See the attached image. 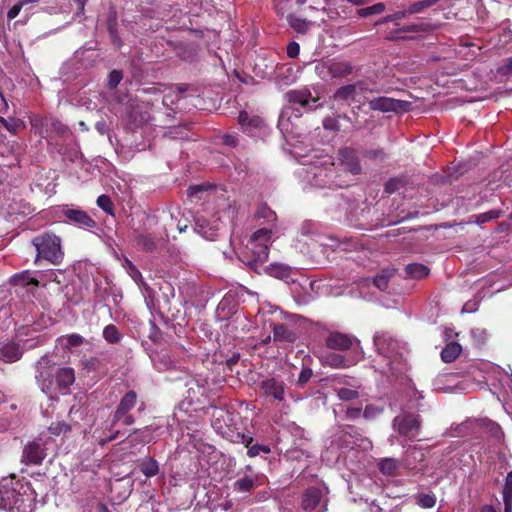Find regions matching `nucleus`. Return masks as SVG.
<instances>
[{
	"label": "nucleus",
	"mask_w": 512,
	"mask_h": 512,
	"mask_svg": "<svg viewBox=\"0 0 512 512\" xmlns=\"http://www.w3.org/2000/svg\"><path fill=\"white\" fill-rule=\"evenodd\" d=\"M0 509L6 512H32L33 497L29 486L14 477L0 481Z\"/></svg>",
	"instance_id": "nucleus-1"
},
{
	"label": "nucleus",
	"mask_w": 512,
	"mask_h": 512,
	"mask_svg": "<svg viewBox=\"0 0 512 512\" xmlns=\"http://www.w3.org/2000/svg\"><path fill=\"white\" fill-rule=\"evenodd\" d=\"M271 237V229H258L250 236L242 252V261L255 272H258L259 267L268 259Z\"/></svg>",
	"instance_id": "nucleus-2"
},
{
	"label": "nucleus",
	"mask_w": 512,
	"mask_h": 512,
	"mask_svg": "<svg viewBox=\"0 0 512 512\" xmlns=\"http://www.w3.org/2000/svg\"><path fill=\"white\" fill-rule=\"evenodd\" d=\"M37 254L35 263L44 260L52 265H60L64 259L61 238L52 232H44L32 239Z\"/></svg>",
	"instance_id": "nucleus-3"
},
{
	"label": "nucleus",
	"mask_w": 512,
	"mask_h": 512,
	"mask_svg": "<svg viewBox=\"0 0 512 512\" xmlns=\"http://www.w3.org/2000/svg\"><path fill=\"white\" fill-rule=\"evenodd\" d=\"M423 419L418 413L403 411L392 420V428L405 442L422 440L420 438Z\"/></svg>",
	"instance_id": "nucleus-4"
},
{
	"label": "nucleus",
	"mask_w": 512,
	"mask_h": 512,
	"mask_svg": "<svg viewBox=\"0 0 512 512\" xmlns=\"http://www.w3.org/2000/svg\"><path fill=\"white\" fill-rule=\"evenodd\" d=\"M317 75L327 80L330 78H344L352 74L353 67L348 61H332L329 63H319L315 66Z\"/></svg>",
	"instance_id": "nucleus-5"
},
{
	"label": "nucleus",
	"mask_w": 512,
	"mask_h": 512,
	"mask_svg": "<svg viewBox=\"0 0 512 512\" xmlns=\"http://www.w3.org/2000/svg\"><path fill=\"white\" fill-rule=\"evenodd\" d=\"M411 103L408 101L398 100L391 97L381 96L368 101V106L373 111H380L383 113L400 111H408Z\"/></svg>",
	"instance_id": "nucleus-6"
},
{
	"label": "nucleus",
	"mask_w": 512,
	"mask_h": 512,
	"mask_svg": "<svg viewBox=\"0 0 512 512\" xmlns=\"http://www.w3.org/2000/svg\"><path fill=\"white\" fill-rule=\"evenodd\" d=\"M47 449L42 439L28 442L23 449L22 462L27 465H40L47 456Z\"/></svg>",
	"instance_id": "nucleus-7"
},
{
	"label": "nucleus",
	"mask_w": 512,
	"mask_h": 512,
	"mask_svg": "<svg viewBox=\"0 0 512 512\" xmlns=\"http://www.w3.org/2000/svg\"><path fill=\"white\" fill-rule=\"evenodd\" d=\"M355 343H359L355 336L339 331H331L325 340L327 348L341 352L350 350Z\"/></svg>",
	"instance_id": "nucleus-8"
},
{
	"label": "nucleus",
	"mask_w": 512,
	"mask_h": 512,
	"mask_svg": "<svg viewBox=\"0 0 512 512\" xmlns=\"http://www.w3.org/2000/svg\"><path fill=\"white\" fill-rule=\"evenodd\" d=\"M285 98L290 104L300 105L306 110H313L318 107L315 104L319 98L313 97L310 90L306 87L289 90L285 93Z\"/></svg>",
	"instance_id": "nucleus-9"
},
{
	"label": "nucleus",
	"mask_w": 512,
	"mask_h": 512,
	"mask_svg": "<svg viewBox=\"0 0 512 512\" xmlns=\"http://www.w3.org/2000/svg\"><path fill=\"white\" fill-rule=\"evenodd\" d=\"M260 393L267 398L282 402L285 400V384L274 377L266 378L259 384Z\"/></svg>",
	"instance_id": "nucleus-10"
},
{
	"label": "nucleus",
	"mask_w": 512,
	"mask_h": 512,
	"mask_svg": "<svg viewBox=\"0 0 512 512\" xmlns=\"http://www.w3.org/2000/svg\"><path fill=\"white\" fill-rule=\"evenodd\" d=\"M338 160L339 164L342 168L353 174L357 175L361 173V165L359 161V157L357 151L352 147H344L338 152Z\"/></svg>",
	"instance_id": "nucleus-11"
},
{
	"label": "nucleus",
	"mask_w": 512,
	"mask_h": 512,
	"mask_svg": "<svg viewBox=\"0 0 512 512\" xmlns=\"http://www.w3.org/2000/svg\"><path fill=\"white\" fill-rule=\"evenodd\" d=\"M360 440H362V435L357 427L353 425L339 426L336 434V442L340 448H352Z\"/></svg>",
	"instance_id": "nucleus-12"
},
{
	"label": "nucleus",
	"mask_w": 512,
	"mask_h": 512,
	"mask_svg": "<svg viewBox=\"0 0 512 512\" xmlns=\"http://www.w3.org/2000/svg\"><path fill=\"white\" fill-rule=\"evenodd\" d=\"M63 215L69 223L79 228L92 229L97 225L96 221L86 211L81 209L65 208L63 209Z\"/></svg>",
	"instance_id": "nucleus-13"
},
{
	"label": "nucleus",
	"mask_w": 512,
	"mask_h": 512,
	"mask_svg": "<svg viewBox=\"0 0 512 512\" xmlns=\"http://www.w3.org/2000/svg\"><path fill=\"white\" fill-rule=\"evenodd\" d=\"M137 403V393L134 390H130L125 393L114 412L111 425L114 426L117 422L121 421L122 416L129 413Z\"/></svg>",
	"instance_id": "nucleus-14"
},
{
	"label": "nucleus",
	"mask_w": 512,
	"mask_h": 512,
	"mask_svg": "<svg viewBox=\"0 0 512 512\" xmlns=\"http://www.w3.org/2000/svg\"><path fill=\"white\" fill-rule=\"evenodd\" d=\"M55 374L51 366L42 367L36 375V381L42 392L50 394L55 390Z\"/></svg>",
	"instance_id": "nucleus-15"
},
{
	"label": "nucleus",
	"mask_w": 512,
	"mask_h": 512,
	"mask_svg": "<svg viewBox=\"0 0 512 512\" xmlns=\"http://www.w3.org/2000/svg\"><path fill=\"white\" fill-rule=\"evenodd\" d=\"M22 356V349L19 343L7 341L0 343V359L7 363L19 360Z\"/></svg>",
	"instance_id": "nucleus-16"
},
{
	"label": "nucleus",
	"mask_w": 512,
	"mask_h": 512,
	"mask_svg": "<svg viewBox=\"0 0 512 512\" xmlns=\"http://www.w3.org/2000/svg\"><path fill=\"white\" fill-rule=\"evenodd\" d=\"M322 499V491L318 487H308L303 493L302 508L307 511H313L320 504Z\"/></svg>",
	"instance_id": "nucleus-17"
},
{
	"label": "nucleus",
	"mask_w": 512,
	"mask_h": 512,
	"mask_svg": "<svg viewBox=\"0 0 512 512\" xmlns=\"http://www.w3.org/2000/svg\"><path fill=\"white\" fill-rule=\"evenodd\" d=\"M75 382V371L71 367H62L55 373V389L67 390Z\"/></svg>",
	"instance_id": "nucleus-18"
},
{
	"label": "nucleus",
	"mask_w": 512,
	"mask_h": 512,
	"mask_svg": "<svg viewBox=\"0 0 512 512\" xmlns=\"http://www.w3.org/2000/svg\"><path fill=\"white\" fill-rule=\"evenodd\" d=\"M476 426L495 440H500L504 435L501 426L488 418L476 420Z\"/></svg>",
	"instance_id": "nucleus-19"
},
{
	"label": "nucleus",
	"mask_w": 512,
	"mask_h": 512,
	"mask_svg": "<svg viewBox=\"0 0 512 512\" xmlns=\"http://www.w3.org/2000/svg\"><path fill=\"white\" fill-rule=\"evenodd\" d=\"M272 332L274 341L293 343L297 339L295 332L283 323L274 324Z\"/></svg>",
	"instance_id": "nucleus-20"
},
{
	"label": "nucleus",
	"mask_w": 512,
	"mask_h": 512,
	"mask_svg": "<svg viewBox=\"0 0 512 512\" xmlns=\"http://www.w3.org/2000/svg\"><path fill=\"white\" fill-rule=\"evenodd\" d=\"M322 364L336 369L348 368L351 365L345 356L337 353H328L323 356Z\"/></svg>",
	"instance_id": "nucleus-21"
},
{
	"label": "nucleus",
	"mask_w": 512,
	"mask_h": 512,
	"mask_svg": "<svg viewBox=\"0 0 512 512\" xmlns=\"http://www.w3.org/2000/svg\"><path fill=\"white\" fill-rule=\"evenodd\" d=\"M462 352V346L455 341H451L445 345L441 351V359L445 363L454 362Z\"/></svg>",
	"instance_id": "nucleus-22"
},
{
	"label": "nucleus",
	"mask_w": 512,
	"mask_h": 512,
	"mask_svg": "<svg viewBox=\"0 0 512 512\" xmlns=\"http://www.w3.org/2000/svg\"><path fill=\"white\" fill-rule=\"evenodd\" d=\"M395 275V269H383L378 275L373 278H368L366 281H371L374 286L379 290L385 291L389 286L390 279Z\"/></svg>",
	"instance_id": "nucleus-23"
},
{
	"label": "nucleus",
	"mask_w": 512,
	"mask_h": 512,
	"mask_svg": "<svg viewBox=\"0 0 512 512\" xmlns=\"http://www.w3.org/2000/svg\"><path fill=\"white\" fill-rule=\"evenodd\" d=\"M257 486V476L245 475L234 482L233 489L238 493H246L255 489Z\"/></svg>",
	"instance_id": "nucleus-24"
},
{
	"label": "nucleus",
	"mask_w": 512,
	"mask_h": 512,
	"mask_svg": "<svg viewBox=\"0 0 512 512\" xmlns=\"http://www.w3.org/2000/svg\"><path fill=\"white\" fill-rule=\"evenodd\" d=\"M118 23H117V14L115 11L109 13L107 17V30L109 33V36L111 38V41L114 45L117 47H120L122 45L121 37L118 33Z\"/></svg>",
	"instance_id": "nucleus-25"
},
{
	"label": "nucleus",
	"mask_w": 512,
	"mask_h": 512,
	"mask_svg": "<svg viewBox=\"0 0 512 512\" xmlns=\"http://www.w3.org/2000/svg\"><path fill=\"white\" fill-rule=\"evenodd\" d=\"M9 283L11 285H22V286H28V285H33V286H38L39 285V281L33 277L31 275V272L26 270V271H23L21 273H16L14 274L10 280H9Z\"/></svg>",
	"instance_id": "nucleus-26"
},
{
	"label": "nucleus",
	"mask_w": 512,
	"mask_h": 512,
	"mask_svg": "<svg viewBox=\"0 0 512 512\" xmlns=\"http://www.w3.org/2000/svg\"><path fill=\"white\" fill-rule=\"evenodd\" d=\"M136 246L146 252H152L157 248V242L151 234H139L135 237Z\"/></svg>",
	"instance_id": "nucleus-27"
},
{
	"label": "nucleus",
	"mask_w": 512,
	"mask_h": 512,
	"mask_svg": "<svg viewBox=\"0 0 512 512\" xmlns=\"http://www.w3.org/2000/svg\"><path fill=\"white\" fill-rule=\"evenodd\" d=\"M265 271L272 277L287 280L290 278L292 270L284 264H271L265 268Z\"/></svg>",
	"instance_id": "nucleus-28"
},
{
	"label": "nucleus",
	"mask_w": 512,
	"mask_h": 512,
	"mask_svg": "<svg viewBox=\"0 0 512 512\" xmlns=\"http://www.w3.org/2000/svg\"><path fill=\"white\" fill-rule=\"evenodd\" d=\"M58 342L63 349L71 350L74 347L81 346L85 342V339L80 334L73 333L59 337Z\"/></svg>",
	"instance_id": "nucleus-29"
},
{
	"label": "nucleus",
	"mask_w": 512,
	"mask_h": 512,
	"mask_svg": "<svg viewBox=\"0 0 512 512\" xmlns=\"http://www.w3.org/2000/svg\"><path fill=\"white\" fill-rule=\"evenodd\" d=\"M439 0H419L408 5L405 8L407 17L415 14L423 13L426 9L435 5Z\"/></svg>",
	"instance_id": "nucleus-30"
},
{
	"label": "nucleus",
	"mask_w": 512,
	"mask_h": 512,
	"mask_svg": "<svg viewBox=\"0 0 512 512\" xmlns=\"http://www.w3.org/2000/svg\"><path fill=\"white\" fill-rule=\"evenodd\" d=\"M357 95L355 84H347L339 87L334 93V99L339 101L354 100Z\"/></svg>",
	"instance_id": "nucleus-31"
},
{
	"label": "nucleus",
	"mask_w": 512,
	"mask_h": 512,
	"mask_svg": "<svg viewBox=\"0 0 512 512\" xmlns=\"http://www.w3.org/2000/svg\"><path fill=\"white\" fill-rule=\"evenodd\" d=\"M195 230L198 234L207 240H214L217 236V229L210 226L208 221L205 219L197 220Z\"/></svg>",
	"instance_id": "nucleus-32"
},
{
	"label": "nucleus",
	"mask_w": 512,
	"mask_h": 512,
	"mask_svg": "<svg viewBox=\"0 0 512 512\" xmlns=\"http://www.w3.org/2000/svg\"><path fill=\"white\" fill-rule=\"evenodd\" d=\"M405 272L410 278L422 279L429 275L430 270L424 264L412 263L406 266Z\"/></svg>",
	"instance_id": "nucleus-33"
},
{
	"label": "nucleus",
	"mask_w": 512,
	"mask_h": 512,
	"mask_svg": "<svg viewBox=\"0 0 512 512\" xmlns=\"http://www.w3.org/2000/svg\"><path fill=\"white\" fill-rule=\"evenodd\" d=\"M501 495L504 507H512V470L505 476Z\"/></svg>",
	"instance_id": "nucleus-34"
},
{
	"label": "nucleus",
	"mask_w": 512,
	"mask_h": 512,
	"mask_svg": "<svg viewBox=\"0 0 512 512\" xmlns=\"http://www.w3.org/2000/svg\"><path fill=\"white\" fill-rule=\"evenodd\" d=\"M399 468V463L394 458H384L379 463V470L388 476H395Z\"/></svg>",
	"instance_id": "nucleus-35"
},
{
	"label": "nucleus",
	"mask_w": 512,
	"mask_h": 512,
	"mask_svg": "<svg viewBox=\"0 0 512 512\" xmlns=\"http://www.w3.org/2000/svg\"><path fill=\"white\" fill-rule=\"evenodd\" d=\"M238 123L241 126H247L250 128H258L261 125L262 120L258 116L250 117L249 114L247 113V111L243 110V111H240V113L238 115Z\"/></svg>",
	"instance_id": "nucleus-36"
},
{
	"label": "nucleus",
	"mask_w": 512,
	"mask_h": 512,
	"mask_svg": "<svg viewBox=\"0 0 512 512\" xmlns=\"http://www.w3.org/2000/svg\"><path fill=\"white\" fill-rule=\"evenodd\" d=\"M121 333L114 324H109L103 329V338L110 344H116L121 340Z\"/></svg>",
	"instance_id": "nucleus-37"
},
{
	"label": "nucleus",
	"mask_w": 512,
	"mask_h": 512,
	"mask_svg": "<svg viewBox=\"0 0 512 512\" xmlns=\"http://www.w3.org/2000/svg\"><path fill=\"white\" fill-rule=\"evenodd\" d=\"M140 471L146 476V477H153L158 474L159 472V466L155 459L148 458L144 460L140 465Z\"/></svg>",
	"instance_id": "nucleus-38"
},
{
	"label": "nucleus",
	"mask_w": 512,
	"mask_h": 512,
	"mask_svg": "<svg viewBox=\"0 0 512 512\" xmlns=\"http://www.w3.org/2000/svg\"><path fill=\"white\" fill-rule=\"evenodd\" d=\"M255 217L265 219L267 223L276 221V213L265 203L260 204L255 212Z\"/></svg>",
	"instance_id": "nucleus-39"
},
{
	"label": "nucleus",
	"mask_w": 512,
	"mask_h": 512,
	"mask_svg": "<svg viewBox=\"0 0 512 512\" xmlns=\"http://www.w3.org/2000/svg\"><path fill=\"white\" fill-rule=\"evenodd\" d=\"M386 6L382 2H378L369 7L360 8L357 10V15L361 18H366L371 15H378L385 11Z\"/></svg>",
	"instance_id": "nucleus-40"
},
{
	"label": "nucleus",
	"mask_w": 512,
	"mask_h": 512,
	"mask_svg": "<svg viewBox=\"0 0 512 512\" xmlns=\"http://www.w3.org/2000/svg\"><path fill=\"white\" fill-rule=\"evenodd\" d=\"M287 22L298 33H306L308 30V22L306 19L300 18L294 14L287 16Z\"/></svg>",
	"instance_id": "nucleus-41"
},
{
	"label": "nucleus",
	"mask_w": 512,
	"mask_h": 512,
	"mask_svg": "<svg viewBox=\"0 0 512 512\" xmlns=\"http://www.w3.org/2000/svg\"><path fill=\"white\" fill-rule=\"evenodd\" d=\"M48 430L52 435L59 436L63 434L64 436H66L67 434L71 433L72 427L65 421H57L52 422L48 427Z\"/></svg>",
	"instance_id": "nucleus-42"
},
{
	"label": "nucleus",
	"mask_w": 512,
	"mask_h": 512,
	"mask_svg": "<svg viewBox=\"0 0 512 512\" xmlns=\"http://www.w3.org/2000/svg\"><path fill=\"white\" fill-rule=\"evenodd\" d=\"M360 110H361L360 105L352 108L351 112L354 116V120H352L349 116H347L345 114L341 116L343 119L350 121L353 128H355L356 130L363 129L369 124L368 120H360L359 119V111Z\"/></svg>",
	"instance_id": "nucleus-43"
},
{
	"label": "nucleus",
	"mask_w": 512,
	"mask_h": 512,
	"mask_svg": "<svg viewBox=\"0 0 512 512\" xmlns=\"http://www.w3.org/2000/svg\"><path fill=\"white\" fill-rule=\"evenodd\" d=\"M415 498L416 503L422 508H433L436 504V497L434 494L419 493Z\"/></svg>",
	"instance_id": "nucleus-44"
},
{
	"label": "nucleus",
	"mask_w": 512,
	"mask_h": 512,
	"mask_svg": "<svg viewBox=\"0 0 512 512\" xmlns=\"http://www.w3.org/2000/svg\"><path fill=\"white\" fill-rule=\"evenodd\" d=\"M102 362L97 357H89L81 359V366L83 369L90 371H97L100 369Z\"/></svg>",
	"instance_id": "nucleus-45"
},
{
	"label": "nucleus",
	"mask_w": 512,
	"mask_h": 512,
	"mask_svg": "<svg viewBox=\"0 0 512 512\" xmlns=\"http://www.w3.org/2000/svg\"><path fill=\"white\" fill-rule=\"evenodd\" d=\"M363 156L370 160L384 162L386 160V153L382 148L368 149L363 152Z\"/></svg>",
	"instance_id": "nucleus-46"
},
{
	"label": "nucleus",
	"mask_w": 512,
	"mask_h": 512,
	"mask_svg": "<svg viewBox=\"0 0 512 512\" xmlns=\"http://www.w3.org/2000/svg\"><path fill=\"white\" fill-rule=\"evenodd\" d=\"M405 18H407V14H406L405 9H403V10L396 11L393 14L386 15L381 20H379L376 24H384V23H388V22H393L396 25H398L399 21L402 19H405Z\"/></svg>",
	"instance_id": "nucleus-47"
},
{
	"label": "nucleus",
	"mask_w": 512,
	"mask_h": 512,
	"mask_svg": "<svg viewBox=\"0 0 512 512\" xmlns=\"http://www.w3.org/2000/svg\"><path fill=\"white\" fill-rule=\"evenodd\" d=\"M97 206L108 214H113V202L108 195L102 194L97 198Z\"/></svg>",
	"instance_id": "nucleus-48"
},
{
	"label": "nucleus",
	"mask_w": 512,
	"mask_h": 512,
	"mask_svg": "<svg viewBox=\"0 0 512 512\" xmlns=\"http://www.w3.org/2000/svg\"><path fill=\"white\" fill-rule=\"evenodd\" d=\"M336 392L338 398L342 401H351L359 397V392L350 388H340Z\"/></svg>",
	"instance_id": "nucleus-49"
},
{
	"label": "nucleus",
	"mask_w": 512,
	"mask_h": 512,
	"mask_svg": "<svg viewBox=\"0 0 512 512\" xmlns=\"http://www.w3.org/2000/svg\"><path fill=\"white\" fill-rule=\"evenodd\" d=\"M261 453H265V454L271 453L270 446L261 445V444H252L247 450V455L250 458H254V457L260 455Z\"/></svg>",
	"instance_id": "nucleus-50"
},
{
	"label": "nucleus",
	"mask_w": 512,
	"mask_h": 512,
	"mask_svg": "<svg viewBox=\"0 0 512 512\" xmlns=\"http://www.w3.org/2000/svg\"><path fill=\"white\" fill-rule=\"evenodd\" d=\"M126 269L130 277L137 283H143V277L138 268L128 259H126Z\"/></svg>",
	"instance_id": "nucleus-51"
},
{
	"label": "nucleus",
	"mask_w": 512,
	"mask_h": 512,
	"mask_svg": "<svg viewBox=\"0 0 512 512\" xmlns=\"http://www.w3.org/2000/svg\"><path fill=\"white\" fill-rule=\"evenodd\" d=\"M499 217H500V211H498V210H490L488 212L476 215V222L478 224H484V223H487V222H489L491 220L497 219Z\"/></svg>",
	"instance_id": "nucleus-52"
},
{
	"label": "nucleus",
	"mask_w": 512,
	"mask_h": 512,
	"mask_svg": "<svg viewBox=\"0 0 512 512\" xmlns=\"http://www.w3.org/2000/svg\"><path fill=\"white\" fill-rule=\"evenodd\" d=\"M428 30V25L425 23H414L409 25H404L400 28L401 32L404 33H420L426 32Z\"/></svg>",
	"instance_id": "nucleus-53"
},
{
	"label": "nucleus",
	"mask_w": 512,
	"mask_h": 512,
	"mask_svg": "<svg viewBox=\"0 0 512 512\" xmlns=\"http://www.w3.org/2000/svg\"><path fill=\"white\" fill-rule=\"evenodd\" d=\"M123 78V73L120 70H112L108 75L107 86L110 89L116 88Z\"/></svg>",
	"instance_id": "nucleus-54"
},
{
	"label": "nucleus",
	"mask_w": 512,
	"mask_h": 512,
	"mask_svg": "<svg viewBox=\"0 0 512 512\" xmlns=\"http://www.w3.org/2000/svg\"><path fill=\"white\" fill-rule=\"evenodd\" d=\"M313 376V371L309 367H305L301 370L298 379H297V385L298 386H304Z\"/></svg>",
	"instance_id": "nucleus-55"
},
{
	"label": "nucleus",
	"mask_w": 512,
	"mask_h": 512,
	"mask_svg": "<svg viewBox=\"0 0 512 512\" xmlns=\"http://www.w3.org/2000/svg\"><path fill=\"white\" fill-rule=\"evenodd\" d=\"M324 129L338 132L340 130L339 121L337 118L326 117L322 121Z\"/></svg>",
	"instance_id": "nucleus-56"
},
{
	"label": "nucleus",
	"mask_w": 512,
	"mask_h": 512,
	"mask_svg": "<svg viewBox=\"0 0 512 512\" xmlns=\"http://www.w3.org/2000/svg\"><path fill=\"white\" fill-rule=\"evenodd\" d=\"M382 409L372 405V404H368L366 405V407L364 408V411H363V417L366 418V419H372L374 418L375 416L379 415L380 413H382Z\"/></svg>",
	"instance_id": "nucleus-57"
},
{
	"label": "nucleus",
	"mask_w": 512,
	"mask_h": 512,
	"mask_svg": "<svg viewBox=\"0 0 512 512\" xmlns=\"http://www.w3.org/2000/svg\"><path fill=\"white\" fill-rule=\"evenodd\" d=\"M401 181L396 178L389 179L385 184V192L387 194H392L396 192L400 187Z\"/></svg>",
	"instance_id": "nucleus-58"
},
{
	"label": "nucleus",
	"mask_w": 512,
	"mask_h": 512,
	"mask_svg": "<svg viewBox=\"0 0 512 512\" xmlns=\"http://www.w3.org/2000/svg\"><path fill=\"white\" fill-rule=\"evenodd\" d=\"M25 7L24 4L22 3L21 0H19L17 3H15L8 11L7 13V18L8 20H13L14 18H16L20 11L22 10V8Z\"/></svg>",
	"instance_id": "nucleus-59"
},
{
	"label": "nucleus",
	"mask_w": 512,
	"mask_h": 512,
	"mask_svg": "<svg viewBox=\"0 0 512 512\" xmlns=\"http://www.w3.org/2000/svg\"><path fill=\"white\" fill-rule=\"evenodd\" d=\"M287 56L289 58H296L299 55L300 52V46L297 42L292 41L287 45L286 48Z\"/></svg>",
	"instance_id": "nucleus-60"
},
{
	"label": "nucleus",
	"mask_w": 512,
	"mask_h": 512,
	"mask_svg": "<svg viewBox=\"0 0 512 512\" xmlns=\"http://www.w3.org/2000/svg\"><path fill=\"white\" fill-rule=\"evenodd\" d=\"M179 98L177 95H174V94H167V95H164V97L162 98V104L164 106H166L167 108L169 109H172V105L178 101Z\"/></svg>",
	"instance_id": "nucleus-61"
},
{
	"label": "nucleus",
	"mask_w": 512,
	"mask_h": 512,
	"mask_svg": "<svg viewBox=\"0 0 512 512\" xmlns=\"http://www.w3.org/2000/svg\"><path fill=\"white\" fill-rule=\"evenodd\" d=\"M204 190V185H191L187 189V196L192 198L196 196L199 192H203Z\"/></svg>",
	"instance_id": "nucleus-62"
},
{
	"label": "nucleus",
	"mask_w": 512,
	"mask_h": 512,
	"mask_svg": "<svg viewBox=\"0 0 512 512\" xmlns=\"http://www.w3.org/2000/svg\"><path fill=\"white\" fill-rule=\"evenodd\" d=\"M361 414V408L355 407V408H348L346 411V418L348 420H355L357 419Z\"/></svg>",
	"instance_id": "nucleus-63"
},
{
	"label": "nucleus",
	"mask_w": 512,
	"mask_h": 512,
	"mask_svg": "<svg viewBox=\"0 0 512 512\" xmlns=\"http://www.w3.org/2000/svg\"><path fill=\"white\" fill-rule=\"evenodd\" d=\"M500 72L503 75H510L512 74V58H508L504 65L500 68Z\"/></svg>",
	"instance_id": "nucleus-64"
}]
</instances>
